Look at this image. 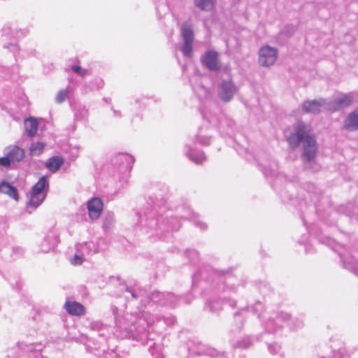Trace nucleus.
<instances>
[{
    "mask_svg": "<svg viewBox=\"0 0 358 358\" xmlns=\"http://www.w3.org/2000/svg\"><path fill=\"white\" fill-rule=\"evenodd\" d=\"M287 141L292 150L303 144L301 157L306 163H311L317 153V142L311 134V127L303 122H298L294 127V132L287 137Z\"/></svg>",
    "mask_w": 358,
    "mask_h": 358,
    "instance_id": "f257e3e1",
    "label": "nucleus"
},
{
    "mask_svg": "<svg viewBox=\"0 0 358 358\" xmlns=\"http://www.w3.org/2000/svg\"><path fill=\"white\" fill-rule=\"evenodd\" d=\"M148 203L153 206L152 208L138 214L139 222L142 226L148 227L150 231H154L156 235H159V231L162 233L164 231H176L180 229V224L176 217L162 219L161 224H159V217H156V208L164 204V201L162 199L150 196Z\"/></svg>",
    "mask_w": 358,
    "mask_h": 358,
    "instance_id": "f03ea898",
    "label": "nucleus"
},
{
    "mask_svg": "<svg viewBox=\"0 0 358 358\" xmlns=\"http://www.w3.org/2000/svg\"><path fill=\"white\" fill-rule=\"evenodd\" d=\"M123 296L127 301L139 300L143 305L140 311H143V307L146 308V303L150 304L151 302H153L162 306H174L178 301L182 299L180 296H175L173 293L155 291L148 294L146 290L138 286H126Z\"/></svg>",
    "mask_w": 358,
    "mask_h": 358,
    "instance_id": "7ed1b4c3",
    "label": "nucleus"
},
{
    "mask_svg": "<svg viewBox=\"0 0 358 358\" xmlns=\"http://www.w3.org/2000/svg\"><path fill=\"white\" fill-rule=\"evenodd\" d=\"M49 188V182L46 176H42L38 182L31 187L27 194L28 202L27 210L31 214L44 201Z\"/></svg>",
    "mask_w": 358,
    "mask_h": 358,
    "instance_id": "20e7f679",
    "label": "nucleus"
},
{
    "mask_svg": "<svg viewBox=\"0 0 358 358\" xmlns=\"http://www.w3.org/2000/svg\"><path fill=\"white\" fill-rule=\"evenodd\" d=\"M153 321L150 319L139 318L135 324H131L129 328L124 327L125 333L124 336L132 338L134 340L141 342L143 344L147 343L150 338V333L147 330V327L152 325Z\"/></svg>",
    "mask_w": 358,
    "mask_h": 358,
    "instance_id": "39448f33",
    "label": "nucleus"
},
{
    "mask_svg": "<svg viewBox=\"0 0 358 358\" xmlns=\"http://www.w3.org/2000/svg\"><path fill=\"white\" fill-rule=\"evenodd\" d=\"M202 115L210 124H217L218 129L222 135L231 136L234 134L236 123L232 119L225 115L217 117L207 110L203 111Z\"/></svg>",
    "mask_w": 358,
    "mask_h": 358,
    "instance_id": "423d86ee",
    "label": "nucleus"
},
{
    "mask_svg": "<svg viewBox=\"0 0 358 358\" xmlns=\"http://www.w3.org/2000/svg\"><path fill=\"white\" fill-rule=\"evenodd\" d=\"M238 91V87L231 80H222L217 85L218 98L224 103L230 102Z\"/></svg>",
    "mask_w": 358,
    "mask_h": 358,
    "instance_id": "0eeeda50",
    "label": "nucleus"
},
{
    "mask_svg": "<svg viewBox=\"0 0 358 358\" xmlns=\"http://www.w3.org/2000/svg\"><path fill=\"white\" fill-rule=\"evenodd\" d=\"M357 98H358V93L356 92L343 94L333 101H328V110L336 112L348 108L354 103Z\"/></svg>",
    "mask_w": 358,
    "mask_h": 358,
    "instance_id": "6e6552de",
    "label": "nucleus"
},
{
    "mask_svg": "<svg viewBox=\"0 0 358 358\" xmlns=\"http://www.w3.org/2000/svg\"><path fill=\"white\" fill-rule=\"evenodd\" d=\"M182 45L181 52L184 57L191 58L192 57L194 32L190 25L185 23L181 27Z\"/></svg>",
    "mask_w": 358,
    "mask_h": 358,
    "instance_id": "1a4fd4ad",
    "label": "nucleus"
},
{
    "mask_svg": "<svg viewBox=\"0 0 358 358\" xmlns=\"http://www.w3.org/2000/svg\"><path fill=\"white\" fill-rule=\"evenodd\" d=\"M278 56V50L269 45H264L259 50V62L263 66L274 64Z\"/></svg>",
    "mask_w": 358,
    "mask_h": 358,
    "instance_id": "9d476101",
    "label": "nucleus"
},
{
    "mask_svg": "<svg viewBox=\"0 0 358 358\" xmlns=\"http://www.w3.org/2000/svg\"><path fill=\"white\" fill-rule=\"evenodd\" d=\"M290 318V315L284 312L275 313L273 316L269 317L265 322V328L268 332L275 333L280 329L282 323Z\"/></svg>",
    "mask_w": 358,
    "mask_h": 358,
    "instance_id": "9b49d317",
    "label": "nucleus"
},
{
    "mask_svg": "<svg viewBox=\"0 0 358 358\" xmlns=\"http://www.w3.org/2000/svg\"><path fill=\"white\" fill-rule=\"evenodd\" d=\"M190 83L193 91L200 99L208 100L211 99L212 94L210 90L204 86L199 76L194 75L192 76Z\"/></svg>",
    "mask_w": 358,
    "mask_h": 358,
    "instance_id": "f8f14e48",
    "label": "nucleus"
},
{
    "mask_svg": "<svg viewBox=\"0 0 358 358\" xmlns=\"http://www.w3.org/2000/svg\"><path fill=\"white\" fill-rule=\"evenodd\" d=\"M322 109L328 110V101L325 99L307 100L302 104V110L306 113L318 114Z\"/></svg>",
    "mask_w": 358,
    "mask_h": 358,
    "instance_id": "ddd939ff",
    "label": "nucleus"
},
{
    "mask_svg": "<svg viewBox=\"0 0 358 358\" xmlns=\"http://www.w3.org/2000/svg\"><path fill=\"white\" fill-rule=\"evenodd\" d=\"M201 62L210 71H216L220 69L217 52L213 50L206 52L201 57Z\"/></svg>",
    "mask_w": 358,
    "mask_h": 358,
    "instance_id": "4468645a",
    "label": "nucleus"
},
{
    "mask_svg": "<svg viewBox=\"0 0 358 358\" xmlns=\"http://www.w3.org/2000/svg\"><path fill=\"white\" fill-rule=\"evenodd\" d=\"M59 243L58 234L53 230L48 231L40 245L43 252H48L55 249Z\"/></svg>",
    "mask_w": 358,
    "mask_h": 358,
    "instance_id": "2eb2a0df",
    "label": "nucleus"
},
{
    "mask_svg": "<svg viewBox=\"0 0 358 358\" xmlns=\"http://www.w3.org/2000/svg\"><path fill=\"white\" fill-rule=\"evenodd\" d=\"M87 210L90 219H98L103 210L102 201L99 198L92 199L87 202Z\"/></svg>",
    "mask_w": 358,
    "mask_h": 358,
    "instance_id": "dca6fc26",
    "label": "nucleus"
},
{
    "mask_svg": "<svg viewBox=\"0 0 358 358\" xmlns=\"http://www.w3.org/2000/svg\"><path fill=\"white\" fill-rule=\"evenodd\" d=\"M343 127L349 131H358V107L348 115Z\"/></svg>",
    "mask_w": 358,
    "mask_h": 358,
    "instance_id": "f3484780",
    "label": "nucleus"
},
{
    "mask_svg": "<svg viewBox=\"0 0 358 358\" xmlns=\"http://www.w3.org/2000/svg\"><path fill=\"white\" fill-rule=\"evenodd\" d=\"M4 154H7L11 162H20L24 157V151L17 145H11L4 149Z\"/></svg>",
    "mask_w": 358,
    "mask_h": 358,
    "instance_id": "a211bd4d",
    "label": "nucleus"
},
{
    "mask_svg": "<svg viewBox=\"0 0 358 358\" xmlns=\"http://www.w3.org/2000/svg\"><path fill=\"white\" fill-rule=\"evenodd\" d=\"M187 150L185 152L188 158L196 164H201L206 160V156L201 150H196L190 146L186 145Z\"/></svg>",
    "mask_w": 358,
    "mask_h": 358,
    "instance_id": "6ab92c4d",
    "label": "nucleus"
},
{
    "mask_svg": "<svg viewBox=\"0 0 358 358\" xmlns=\"http://www.w3.org/2000/svg\"><path fill=\"white\" fill-rule=\"evenodd\" d=\"M64 308L71 315L80 316L85 314V307L76 301H66Z\"/></svg>",
    "mask_w": 358,
    "mask_h": 358,
    "instance_id": "aec40b11",
    "label": "nucleus"
},
{
    "mask_svg": "<svg viewBox=\"0 0 358 358\" xmlns=\"http://www.w3.org/2000/svg\"><path fill=\"white\" fill-rule=\"evenodd\" d=\"M117 162L120 163L122 169L129 171L134 164V158L131 155L122 154L117 157Z\"/></svg>",
    "mask_w": 358,
    "mask_h": 358,
    "instance_id": "412c9836",
    "label": "nucleus"
},
{
    "mask_svg": "<svg viewBox=\"0 0 358 358\" xmlns=\"http://www.w3.org/2000/svg\"><path fill=\"white\" fill-rule=\"evenodd\" d=\"M64 164V159L59 156H53L49 158L45 163V166L52 173L57 172Z\"/></svg>",
    "mask_w": 358,
    "mask_h": 358,
    "instance_id": "4be33fe9",
    "label": "nucleus"
},
{
    "mask_svg": "<svg viewBox=\"0 0 358 358\" xmlns=\"http://www.w3.org/2000/svg\"><path fill=\"white\" fill-rule=\"evenodd\" d=\"M0 192L8 194L15 201L19 200L17 189L7 182L2 181L0 182Z\"/></svg>",
    "mask_w": 358,
    "mask_h": 358,
    "instance_id": "5701e85b",
    "label": "nucleus"
},
{
    "mask_svg": "<svg viewBox=\"0 0 358 358\" xmlns=\"http://www.w3.org/2000/svg\"><path fill=\"white\" fill-rule=\"evenodd\" d=\"M38 124L37 120L34 117H29L24 120V127L27 136L33 137L36 134Z\"/></svg>",
    "mask_w": 358,
    "mask_h": 358,
    "instance_id": "b1692460",
    "label": "nucleus"
},
{
    "mask_svg": "<svg viewBox=\"0 0 358 358\" xmlns=\"http://www.w3.org/2000/svg\"><path fill=\"white\" fill-rule=\"evenodd\" d=\"M199 355H206L211 358H225L224 352H220L217 350L210 347L202 346V349L198 352Z\"/></svg>",
    "mask_w": 358,
    "mask_h": 358,
    "instance_id": "393cba45",
    "label": "nucleus"
},
{
    "mask_svg": "<svg viewBox=\"0 0 358 358\" xmlns=\"http://www.w3.org/2000/svg\"><path fill=\"white\" fill-rule=\"evenodd\" d=\"M216 0H194L195 6L201 10L210 11L215 5Z\"/></svg>",
    "mask_w": 358,
    "mask_h": 358,
    "instance_id": "a878e982",
    "label": "nucleus"
},
{
    "mask_svg": "<svg viewBox=\"0 0 358 358\" xmlns=\"http://www.w3.org/2000/svg\"><path fill=\"white\" fill-rule=\"evenodd\" d=\"M89 115L88 110L83 106H78L74 113V120L76 121H85Z\"/></svg>",
    "mask_w": 358,
    "mask_h": 358,
    "instance_id": "bb28decb",
    "label": "nucleus"
},
{
    "mask_svg": "<svg viewBox=\"0 0 358 358\" xmlns=\"http://www.w3.org/2000/svg\"><path fill=\"white\" fill-rule=\"evenodd\" d=\"M195 138L199 143L202 145H208L211 141V136L206 134L203 129L199 130Z\"/></svg>",
    "mask_w": 358,
    "mask_h": 358,
    "instance_id": "cd10ccee",
    "label": "nucleus"
},
{
    "mask_svg": "<svg viewBox=\"0 0 358 358\" xmlns=\"http://www.w3.org/2000/svg\"><path fill=\"white\" fill-rule=\"evenodd\" d=\"M44 147L45 144L43 143H32L29 148L30 154L33 156H38L43 152Z\"/></svg>",
    "mask_w": 358,
    "mask_h": 358,
    "instance_id": "c85d7f7f",
    "label": "nucleus"
},
{
    "mask_svg": "<svg viewBox=\"0 0 358 358\" xmlns=\"http://www.w3.org/2000/svg\"><path fill=\"white\" fill-rule=\"evenodd\" d=\"M104 82L101 78H96L92 80L88 87L85 88V92L92 91L94 90H99L103 87Z\"/></svg>",
    "mask_w": 358,
    "mask_h": 358,
    "instance_id": "c756f323",
    "label": "nucleus"
},
{
    "mask_svg": "<svg viewBox=\"0 0 358 358\" xmlns=\"http://www.w3.org/2000/svg\"><path fill=\"white\" fill-rule=\"evenodd\" d=\"M149 352L154 358H164L162 352V347L159 344L154 343L152 345H150Z\"/></svg>",
    "mask_w": 358,
    "mask_h": 358,
    "instance_id": "7c9ffc66",
    "label": "nucleus"
},
{
    "mask_svg": "<svg viewBox=\"0 0 358 358\" xmlns=\"http://www.w3.org/2000/svg\"><path fill=\"white\" fill-rule=\"evenodd\" d=\"M72 89L70 86L67 87L64 90H60L55 98L56 102L58 103H63L68 96V94L71 92Z\"/></svg>",
    "mask_w": 358,
    "mask_h": 358,
    "instance_id": "2f4dec72",
    "label": "nucleus"
},
{
    "mask_svg": "<svg viewBox=\"0 0 358 358\" xmlns=\"http://www.w3.org/2000/svg\"><path fill=\"white\" fill-rule=\"evenodd\" d=\"M206 308L210 312H216L222 309V303L220 300L210 301L206 304Z\"/></svg>",
    "mask_w": 358,
    "mask_h": 358,
    "instance_id": "473e14b6",
    "label": "nucleus"
},
{
    "mask_svg": "<svg viewBox=\"0 0 358 358\" xmlns=\"http://www.w3.org/2000/svg\"><path fill=\"white\" fill-rule=\"evenodd\" d=\"M252 345V341L249 336H245L239 340L236 345H234V348H248Z\"/></svg>",
    "mask_w": 358,
    "mask_h": 358,
    "instance_id": "72a5a7b5",
    "label": "nucleus"
},
{
    "mask_svg": "<svg viewBox=\"0 0 358 358\" xmlns=\"http://www.w3.org/2000/svg\"><path fill=\"white\" fill-rule=\"evenodd\" d=\"M71 69L75 73L82 77H84L88 74V71L87 69H83L81 66L78 65H73L71 67Z\"/></svg>",
    "mask_w": 358,
    "mask_h": 358,
    "instance_id": "f704fd0d",
    "label": "nucleus"
},
{
    "mask_svg": "<svg viewBox=\"0 0 358 358\" xmlns=\"http://www.w3.org/2000/svg\"><path fill=\"white\" fill-rule=\"evenodd\" d=\"M103 327V324L99 321H92L90 324V328L94 331H100Z\"/></svg>",
    "mask_w": 358,
    "mask_h": 358,
    "instance_id": "c9c22d12",
    "label": "nucleus"
},
{
    "mask_svg": "<svg viewBox=\"0 0 358 358\" xmlns=\"http://www.w3.org/2000/svg\"><path fill=\"white\" fill-rule=\"evenodd\" d=\"M10 163L11 162L7 154H5L4 157H0V167L8 168L10 166Z\"/></svg>",
    "mask_w": 358,
    "mask_h": 358,
    "instance_id": "e433bc0d",
    "label": "nucleus"
},
{
    "mask_svg": "<svg viewBox=\"0 0 358 358\" xmlns=\"http://www.w3.org/2000/svg\"><path fill=\"white\" fill-rule=\"evenodd\" d=\"M268 349L271 354L275 355L280 350V346L277 343L269 344L268 345Z\"/></svg>",
    "mask_w": 358,
    "mask_h": 358,
    "instance_id": "4c0bfd02",
    "label": "nucleus"
},
{
    "mask_svg": "<svg viewBox=\"0 0 358 358\" xmlns=\"http://www.w3.org/2000/svg\"><path fill=\"white\" fill-rule=\"evenodd\" d=\"M83 258L82 256L76 254L71 260V262L73 265H80L83 263Z\"/></svg>",
    "mask_w": 358,
    "mask_h": 358,
    "instance_id": "58836bf2",
    "label": "nucleus"
},
{
    "mask_svg": "<svg viewBox=\"0 0 358 358\" xmlns=\"http://www.w3.org/2000/svg\"><path fill=\"white\" fill-rule=\"evenodd\" d=\"M176 320L175 317H173V316L164 319V322L166 324L170 325V326L173 325L176 323Z\"/></svg>",
    "mask_w": 358,
    "mask_h": 358,
    "instance_id": "ea45409f",
    "label": "nucleus"
},
{
    "mask_svg": "<svg viewBox=\"0 0 358 358\" xmlns=\"http://www.w3.org/2000/svg\"><path fill=\"white\" fill-rule=\"evenodd\" d=\"M195 225L201 230H205L207 229V224L201 221H196Z\"/></svg>",
    "mask_w": 358,
    "mask_h": 358,
    "instance_id": "a19ab883",
    "label": "nucleus"
},
{
    "mask_svg": "<svg viewBox=\"0 0 358 358\" xmlns=\"http://www.w3.org/2000/svg\"><path fill=\"white\" fill-rule=\"evenodd\" d=\"M303 327V321L300 319H295L294 321V328L299 329Z\"/></svg>",
    "mask_w": 358,
    "mask_h": 358,
    "instance_id": "79ce46f5",
    "label": "nucleus"
},
{
    "mask_svg": "<svg viewBox=\"0 0 358 358\" xmlns=\"http://www.w3.org/2000/svg\"><path fill=\"white\" fill-rule=\"evenodd\" d=\"M29 358H45L39 351H34L31 353Z\"/></svg>",
    "mask_w": 358,
    "mask_h": 358,
    "instance_id": "37998d69",
    "label": "nucleus"
},
{
    "mask_svg": "<svg viewBox=\"0 0 358 358\" xmlns=\"http://www.w3.org/2000/svg\"><path fill=\"white\" fill-rule=\"evenodd\" d=\"M263 309V305L260 302L257 303L255 306L252 308L254 313H256L259 310H262Z\"/></svg>",
    "mask_w": 358,
    "mask_h": 358,
    "instance_id": "c03bdc74",
    "label": "nucleus"
},
{
    "mask_svg": "<svg viewBox=\"0 0 358 358\" xmlns=\"http://www.w3.org/2000/svg\"><path fill=\"white\" fill-rule=\"evenodd\" d=\"M106 358H120V357L114 351L108 352Z\"/></svg>",
    "mask_w": 358,
    "mask_h": 358,
    "instance_id": "a18cd8bd",
    "label": "nucleus"
},
{
    "mask_svg": "<svg viewBox=\"0 0 358 358\" xmlns=\"http://www.w3.org/2000/svg\"><path fill=\"white\" fill-rule=\"evenodd\" d=\"M333 358H347V357L343 355L342 350H339L338 352L334 353Z\"/></svg>",
    "mask_w": 358,
    "mask_h": 358,
    "instance_id": "49530a36",
    "label": "nucleus"
},
{
    "mask_svg": "<svg viewBox=\"0 0 358 358\" xmlns=\"http://www.w3.org/2000/svg\"><path fill=\"white\" fill-rule=\"evenodd\" d=\"M341 257L342 258L343 264H344V266L346 268H348V269H354L355 268L352 266L350 265V263L347 262L345 259H344L342 255H341Z\"/></svg>",
    "mask_w": 358,
    "mask_h": 358,
    "instance_id": "de8ad7c7",
    "label": "nucleus"
},
{
    "mask_svg": "<svg viewBox=\"0 0 358 358\" xmlns=\"http://www.w3.org/2000/svg\"><path fill=\"white\" fill-rule=\"evenodd\" d=\"M145 99V98L144 97H141V98H138L136 99L135 102L136 104H139L140 105V108H141V103L145 106V103H144V100Z\"/></svg>",
    "mask_w": 358,
    "mask_h": 358,
    "instance_id": "09e8293b",
    "label": "nucleus"
},
{
    "mask_svg": "<svg viewBox=\"0 0 358 358\" xmlns=\"http://www.w3.org/2000/svg\"><path fill=\"white\" fill-rule=\"evenodd\" d=\"M2 31L4 34H7L10 31V28L9 27H3Z\"/></svg>",
    "mask_w": 358,
    "mask_h": 358,
    "instance_id": "8fccbe9b",
    "label": "nucleus"
},
{
    "mask_svg": "<svg viewBox=\"0 0 358 358\" xmlns=\"http://www.w3.org/2000/svg\"><path fill=\"white\" fill-rule=\"evenodd\" d=\"M33 346H34L33 344H29V345H27L26 346L27 347V350L31 352L32 350H33Z\"/></svg>",
    "mask_w": 358,
    "mask_h": 358,
    "instance_id": "3c124183",
    "label": "nucleus"
},
{
    "mask_svg": "<svg viewBox=\"0 0 358 358\" xmlns=\"http://www.w3.org/2000/svg\"><path fill=\"white\" fill-rule=\"evenodd\" d=\"M305 250H306V253L311 252V249H310V246L305 245Z\"/></svg>",
    "mask_w": 358,
    "mask_h": 358,
    "instance_id": "603ef678",
    "label": "nucleus"
},
{
    "mask_svg": "<svg viewBox=\"0 0 358 358\" xmlns=\"http://www.w3.org/2000/svg\"><path fill=\"white\" fill-rule=\"evenodd\" d=\"M234 317L236 318V320H241V315L239 313H236L234 314Z\"/></svg>",
    "mask_w": 358,
    "mask_h": 358,
    "instance_id": "864d4df0",
    "label": "nucleus"
},
{
    "mask_svg": "<svg viewBox=\"0 0 358 358\" xmlns=\"http://www.w3.org/2000/svg\"><path fill=\"white\" fill-rule=\"evenodd\" d=\"M228 302L231 307H234L236 306V301H234L233 300H230Z\"/></svg>",
    "mask_w": 358,
    "mask_h": 358,
    "instance_id": "5fc2aeb1",
    "label": "nucleus"
},
{
    "mask_svg": "<svg viewBox=\"0 0 358 358\" xmlns=\"http://www.w3.org/2000/svg\"><path fill=\"white\" fill-rule=\"evenodd\" d=\"M10 46H12V47H15V44L14 43H10L8 45H4V47L5 48H10Z\"/></svg>",
    "mask_w": 358,
    "mask_h": 358,
    "instance_id": "6e6d98bb",
    "label": "nucleus"
},
{
    "mask_svg": "<svg viewBox=\"0 0 358 358\" xmlns=\"http://www.w3.org/2000/svg\"><path fill=\"white\" fill-rule=\"evenodd\" d=\"M114 115L116 116H120V112L117 110H114Z\"/></svg>",
    "mask_w": 358,
    "mask_h": 358,
    "instance_id": "4d7b16f0",
    "label": "nucleus"
},
{
    "mask_svg": "<svg viewBox=\"0 0 358 358\" xmlns=\"http://www.w3.org/2000/svg\"><path fill=\"white\" fill-rule=\"evenodd\" d=\"M193 255L197 256V252L195 250L189 251Z\"/></svg>",
    "mask_w": 358,
    "mask_h": 358,
    "instance_id": "13d9d810",
    "label": "nucleus"
},
{
    "mask_svg": "<svg viewBox=\"0 0 358 358\" xmlns=\"http://www.w3.org/2000/svg\"><path fill=\"white\" fill-rule=\"evenodd\" d=\"M113 215H108V220H113Z\"/></svg>",
    "mask_w": 358,
    "mask_h": 358,
    "instance_id": "bf43d9fd",
    "label": "nucleus"
},
{
    "mask_svg": "<svg viewBox=\"0 0 358 358\" xmlns=\"http://www.w3.org/2000/svg\"><path fill=\"white\" fill-rule=\"evenodd\" d=\"M15 250H16L17 252H20V251L22 252V249H21L20 248H17L15 249Z\"/></svg>",
    "mask_w": 358,
    "mask_h": 358,
    "instance_id": "052dcab7",
    "label": "nucleus"
},
{
    "mask_svg": "<svg viewBox=\"0 0 358 358\" xmlns=\"http://www.w3.org/2000/svg\"><path fill=\"white\" fill-rule=\"evenodd\" d=\"M264 174L265 175H268V173L267 172H266V171L264 172Z\"/></svg>",
    "mask_w": 358,
    "mask_h": 358,
    "instance_id": "680f3d73",
    "label": "nucleus"
},
{
    "mask_svg": "<svg viewBox=\"0 0 358 358\" xmlns=\"http://www.w3.org/2000/svg\"><path fill=\"white\" fill-rule=\"evenodd\" d=\"M185 218H186V219L192 218V217H186Z\"/></svg>",
    "mask_w": 358,
    "mask_h": 358,
    "instance_id": "e2e57ef3",
    "label": "nucleus"
},
{
    "mask_svg": "<svg viewBox=\"0 0 358 358\" xmlns=\"http://www.w3.org/2000/svg\"><path fill=\"white\" fill-rule=\"evenodd\" d=\"M321 358H325V357H321Z\"/></svg>",
    "mask_w": 358,
    "mask_h": 358,
    "instance_id": "0e129e2a",
    "label": "nucleus"
}]
</instances>
